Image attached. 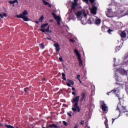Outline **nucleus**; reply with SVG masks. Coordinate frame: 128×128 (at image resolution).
Returning a JSON list of instances; mask_svg holds the SVG:
<instances>
[{"instance_id":"obj_55","label":"nucleus","mask_w":128,"mask_h":128,"mask_svg":"<svg viewBox=\"0 0 128 128\" xmlns=\"http://www.w3.org/2000/svg\"><path fill=\"white\" fill-rule=\"evenodd\" d=\"M43 80H44L45 79H43Z\"/></svg>"},{"instance_id":"obj_25","label":"nucleus","mask_w":128,"mask_h":128,"mask_svg":"<svg viewBox=\"0 0 128 128\" xmlns=\"http://www.w3.org/2000/svg\"><path fill=\"white\" fill-rule=\"evenodd\" d=\"M16 18H22V15L20 14V15H16Z\"/></svg>"},{"instance_id":"obj_33","label":"nucleus","mask_w":128,"mask_h":128,"mask_svg":"<svg viewBox=\"0 0 128 128\" xmlns=\"http://www.w3.org/2000/svg\"><path fill=\"white\" fill-rule=\"evenodd\" d=\"M24 92H28V88H26L24 89Z\"/></svg>"},{"instance_id":"obj_37","label":"nucleus","mask_w":128,"mask_h":128,"mask_svg":"<svg viewBox=\"0 0 128 128\" xmlns=\"http://www.w3.org/2000/svg\"><path fill=\"white\" fill-rule=\"evenodd\" d=\"M67 86H70L71 84H70V83H69V82H67Z\"/></svg>"},{"instance_id":"obj_15","label":"nucleus","mask_w":128,"mask_h":128,"mask_svg":"<svg viewBox=\"0 0 128 128\" xmlns=\"http://www.w3.org/2000/svg\"><path fill=\"white\" fill-rule=\"evenodd\" d=\"M42 2L46 6H48L49 8H52V4H50L48 2H46V0H42Z\"/></svg>"},{"instance_id":"obj_5","label":"nucleus","mask_w":128,"mask_h":128,"mask_svg":"<svg viewBox=\"0 0 128 128\" xmlns=\"http://www.w3.org/2000/svg\"><path fill=\"white\" fill-rule=\"evenodd\" d=\"M74 52H75L76 56H78L80 66H82V60L80 58V52H78V51L76 49L74 50Z\"/></svg>"},{"instance_id":"obj_17","label":"nucleus","mask_w":128,"mask_h":128,"mask_svg":"<svg viewBox=\"0 0 128 128\" xmlns=\"http://www.w3.org/2000/svg\"><path fill=\"white\" fill-rule=\"evenodd\" d=\"M8 2L10 4H16H16H18V0H14L13 1L10 0Z\"/></svg>"},{"instance_id":"obj_28","label":"nucleus","mask_w":128,"mask_h":128,"mask_svg":"<svg viewBox=\"0 0 128 128\" xmlns=\"http://www.w3.org/2000/svg\"><path fill=\"white\" fill-rule=\"evenodd\" d=\"M62 80H66V74H64V73L62 74Z\"/></svg>"},{"instance_id":"obj_43","label":"nucleus","mask_w":128,"mask_h":128,"mask_svg":"<svg viewBox=\"0 0 128 128\" xmlns=\"http://www.w3.org/2000/svg\"><path fill=\"white\" fill-rule=\"evenodd\" d=\"M78 128V125H76V126L74 127V128Z\"/></svg>"},{"instance_id":"obj_11","label":"nucleus","mask_w":128,"mask_h":128,"mask_svg":"<svg viewBox=\"0 0 128 128\" xmlns=\"http://www.w3.org/2000/svg\"><path fill=\"white\" fill-rule=\"evenodd\" d=\"M124 113L122 112H116L114 114V118H112V124H114V120H116V118H120V116H122Z\"/></svg>"},{"instance_id":"obj_42","label":"nucleus","mask_w":128,"mask_h":128,"mask_svg":"<svg viewBox=\"0 0 128 128\" xmlns=\"http://www.w3.org/2000/svg\"><path fill=\"white\" fill-rule=\"evenodd\" d=\"M76 90V88H72V90Z\"/></svg>"},{"instance_id":"obj_12","label":"nucleus","mask_w":128,"mask_h":128,"mask_svg":"<svg viewBox=\"0 0 128 128\" xmlns=\"http://www.w3.org/2000/svg\"><path fill=\"white\" fill-rule=\"evenodd\" d=\"M53 46H54V48H56V52H58L60 50V45L58 42H55Z\"/></svg>"},{"instance_id":"obj_49","label":"nucleus","mask_w":128,"mask_h":128,"mask_svg":"<svg viewBox=\"0 0 128 128\" xmlns=\"http://www.w3.org/2000/svg\"><path fill=\"white\" fill-rule=\"evenodd\" d=\"M85 128H90L88 126V127H86Z\"/></svg>"},{"instance_id":"obj_32","label":"nucleus","mask_w":128,"mask_h":128,"mask_svg":"<svg viewBox=\"0 0 128 128\" xmlns=\"http://www.w3.org/2000/svg\"><path fill=\"white\" fill-rule=\"evenodd\" d=\"M62 122H63L64 126H68V122H66V121H63Z\"/></svg>"},{"instance_id":"obj_54","label":"nucleus","mask_w":128,"mask_h":128,"mask_svg":"<svg viewBox=\"0 0 128 128\" xmlns=\"http://www.w3.org/2000/svg\"><path fill=\"white\" fill-rule=\"evenodd\" d=\"M107 94H108V93H107Z\"/></svg>"},{"instance_id":"obj_27","label":"nucleus","mask_w":128,"mask_h":128,"mask_svg":"<svg viewBox=\"0 0 128 128\" xmlns=\"http://www.w3.org/2000/svg\"><path fill=\"white\" fill-rule=\"evenodd\" d=\"M44 16H42L41 17H40L39 19V22H42V20H44Z\"/></svg>"},{"instance_id":"obj_8","label":"nucleus","mask_w":128,"mask_h":128,"mask_svg":"<svg viewBox=\"0 0 128 128\" xmlns=\"http://www.w3.org/2000/svg\"><path fill=\"white\" fill-rule=\"evenodd\" d=\"M21 14L22 15V20H24V22H29L30 19L26 16L28 14V12L26 10H24Z\"/></svg>"},{"instance_id":"obj_41","label":"nucleus","mask_w":128,"mask_h":128,"mask_svg":"<svg viewBox=\"0 0 128 128\" xmlns=\"http://www.w3.org/2000/svg\"><path fill=\"white\" fill-rule=\"evenodd\" d=\"M72 94H73V96H74V94H76V92H72Z\"/></svg>"},{"instance_id":"obj_46","label":"nucleus","mask_w":128,"mask_h":128,"mask_svg":"<svg viewBox=\"0 0 128 128\" xmlns=\"http://www.w3.org/2000/svg\"><path fill=\"white\" fill-rule=\"evenodd\" d=\"M36 24H38V21H36Z\"/></svg>"},{"instance_id":"obj_1","label":"nucleus","mask_w":128,"mask_h":128,"mask_svg":"<svg viewBox=\"0 0 128 128\" xmlns=\"http://www.w3.org/2000/svg\"><path fill=\"white\" fill-rule=\"evenodd\" d=\"M76 2L78 0H74V2L72 3V10L74 12L78 20H81L82 24H86L88 12L84 10H80V8Z\"/></svg>"},{"instance_id":"obj_40","label":"nucleus","mask_w":128,"mask_h":128,"mask_svg":"<svg viewBox=\"0 0 128 128\" xmlns=\"http://www.w3.org/2000/svg\"><path fill=\"white\" fill-rule=\"evenodd\" d=\"M63 106H68L66 104H63Z\"/></svg>"},{"instance_id":"obj_19","label":"nucleus","mask_w":128,"mask_h":128,"mask_svg":"<svg viewBox=\"0 0 128 128\" xmlns=\"http://www.w3.org/2000/svg\"><path fill=\"white\" fill-rule=\"evenodd\" d=\"M85 97H86V94H84V93H82L81 94V98H80L81 102H82V100H84Z\"/></svg>"},{"instance_id":"obj_13","label":"nucleus","mask_w":128,"mask_h":128,"mask_svg":"<svg viewBox=\"0 0 128 128\" xmlns=\"http://www.w3.org/2000/svg\"><path fill=\"white\" fill-rule=\"evenodd\" d=\"M91 14H96V7L92 6V8H90Z\"/></svg>"},{"instance_id":"obj_22","label":"nucleus","mask_w":128,"mask_h":128,"mask_svg":"<svg viewBox=\"0 0 128 128\" xmlns=\"http://www.w3.org/2000/svg\"><path fill=\"white\" fill-rule=\"evenodd\" d=\"M4 16L6 18V14L4 13H2V14H0V18H4Z\"/></svg>"},{"instance_id":"obj_38","label":"nucleus","mask_w":128,"mask_h":128,"mask_svg":"<svg viewBox=\"0 0 128 128\" xmlns=\"http://www.w3.org/2000/svg\"><path fill=\"white\" fill-rule=\"evenodd\" d=\"M84 124V120L80 122V124Z\"/></svg>"},{"instance_id":"obj_36","label":"nucleus","mask_w":128,"mask_h":128,"mask_svg":"<svg viewBox=\"0 0 128 128\" xmlns=\"http://www.w3.org/2000/svg\"><path fill=\"white\" fill-rule=\"evenodd\" d=\"M59 60H60V62H62V58L60 57V58H59Z\"/></svg>"},{"instance_id":"obj_39","label":"nucleus","mask_w":128,"mask_h":128,"mask_svg":"<svg viewBox=\"0 0 128 128\" xmlns=\"http://www.w3.org/2000/svg\"><path fill=\"white\" fill-rule=\"evenodd\" d=\"M68 114L69 116H72V114L70 113H68Z\"/></svg>"},{"instance_id":"obj_10","label":"nucleus","mask_w":128,"mask_h":128,"mask_svg":"<svg viewBox=\"0 0 128 128\" xmlns=\"http://www.w3.org/2000/svg\"><path fill=\"white\" fill-rule=\"evenodd\" d=\"M52 16H53L54 18L56 20L58 24H60V20H62V18L58 16H56L54 14V13H52Z\"/></svg>"},{"instance_id":"obj_14","label":"nucleus","mask_w":128,"mask_h":128,"mask_svg":"<svg viewBox=\"0 0 128 128\" xmlns=\"http://www.w3.org/2000/svg\"><path fill=\"white\" fill-rule=\"evenodd\" d=\"M94 20H96V16H93L88 20V24H94Z\"/></svg>"},{"instance_id":"obj_20","label":"nucleus","mask_w":128,"mask_h":128,"mask_svg":"<svg viewBox=\"0 0 128 128\" xmlns=\"http://www.w3.org/2000/svg\"><path fill=\"white\" fill-rule=\"evenodd\" d=\"M100 18H97L96 20H95V23L96 24H100Z\"/></svg>"},{"instance_id":"obj_44","label":"nucleus","mask_w":128,"mask_h":128,"mask_svg":"<svg viewBox=\"0 0 128 128\" xmlns=\"http://www.w3.org/2000/svg\"><path fill=\"white\" fill-rule=\"evenodd\" d=\"M48 40H51V38H46Z\"/></svg>"},{"instance_id":"obj_18","label":"nucleus","mask_w":128,"mask_h":128,"mask_svg":"<svg viewBox=\"0 0 128 128\" xmlns=\"http://www.w3.org/2000/svg\"><path fill=\"white\" fill-rule=\"evenodd\" d=\"M90 2H91V4H94V2H96V0H89ZM83 2H84L86 4H88V0H83Z\"/></svg>"},{"instance_id":"obj_52","label":"nucleus","mask_w":128,"mask_h":128,"mask_svg":"<svg viewBox=\"0 0 128 128\" xmlns=\"http://www.w3.org/2000/svg\"><path fill=\"white\" fill-rule=\"evenodd\" d=\"M12 6H14V4H13V5H12Z\"/></svg>"},{"instance_id":"obj_9","label":"nucleus","mask_w":128,"mask_h":128,"mask_svg":"<svg viewBox=\"0 0 128 128\" xmlns=\"http://www.w3.org/2000/svg\"><path fill=\"white\" fill-rule=\"evenodd\" d=\"M100 104L103 112H108V108L106 105L104 101H100Z\"/></svg>"},{"instance_id":"obj_23","label":"nucleus","mask_w":128,"mask_h":128,"mask_svg":"<svg viewBox=\"0 0 128 128\" xmlns=\"http://www.w3.org/2000/svg\"><path fill=\"white\" fill-rule=\"evenodd\" d=\"M108 119H106V121L104 122V124L106 126V128H108Z\"/></svg>"},{"instance_id":"obj_45","label":"nucleus","mask_w":128,"mask_h":128,"mask_svg":"<svg viewBox=\"0 0 128 128\" xmlns=\"http://www.w3.org/2000/svg\"><path fill=\"white\" fill-rule=\"evenodd\" d=\"M114 66H118V64H116V62H115Z\"/></svg>"},{"instance_id":"obj_4","label":"nucleus","mask_w":128,"mask_h":128,"mask_svg":"<svg viewBox=\"0 0 128 128\" xmlns=\"http://www.w3.org/2000/svg\"><path fill=\"white\" fill-rule=\"evenodd\" d=\"M48 26V23H45L44 24H42L40 26L41 28L40 30L42 32H52L50 31V26H48L46 29V26Z\"/></svg>"},{"instance_id":"obj_48","label":"nucleus","mask_w":128,"mask_h":128,"mask_svg":"<svg viewBox=\"0 0 128 128\" xmlns=\"http://www.w3.org/2000/svg\"><path fill=\"white\" fill-rule=\"evenodd\" d=\"M50 22H52V20H50Z\"/></svg>"},{"instance_id":"obj_21","label":"nucleus","mask_w":128,"mask_h":128,"mask_svg":"<svg viewBox=\"0 0 128 128\" xmlns=\"http://www.w3.org/2000/svg\"><path fill=\"white\" fill-rule=\"evenodd\" d=\"M126 34L125 32H122L120 34V36L122 38H126Z\"/></svg>"},{"instance_id":"obj_50","label":"nucleus","mask_w":128,"mask_h":128,"mask_svg":"<svg viewBox=\"0 0 128 128\" xmlns=\"http://www.w3.org/2000/svg\"><path fill=\"white\" fill-rule=\"evenodd\" d=\"M116 96H118V94H116Z\"/></svg>"},{"instance_id":"obj_35","label":"nucleus","mask_w":128,"mask_h":128,"mask_svg":"<svg viewBox=\"0 0 128 128\" xmlns=\"http://www.w3.org/2000/svg\"><path fill=\"white\" fill-rule=\"evenodd\" d=\"M80 75H78L77 76V77H76V78L78 79V80H80Z\"/></svg>"},{"instance_id":"obj_3","label":"nucleus","mask_w":128,"mask_h":128,"mask_svg":"<svg viewBox=\"0 0 128 128\" xmlns=\"http://www.w3.org/2000/svg\"><path fill=\"white\" fill-rule=\"evenodd\" d=\"M120 72L121 74H122L123 76H126V74L127 72L124 69H120V70L117 69L116 70L114 78H115V80H118V82H120V78L118 77V74H120Z\"/></svg>"},{"instance_id":"obj_51","label":"nucleus","mask_w":128,"mask_h":128,"mask_svg":"<svg viewBox=\"0 0 128 128\" xmlns=\"http://www.w3.org/2000/svg\"><path fill=\"white\" fill-rule=\"evenodd\" d=\"M114 62H116V58H114Z\"/></svg>"},{"instance_id":"obj_53","label":"nucleus","mask_w":128,"mask_h":128,"mask_svg":"<svg viewBox=\"0 0 128 128\" xmlns=\"http://www.w3.org/2000/svg\"><path fill=\"white\" fill-rule=\"evenodd\" d=\"M70 18H72V17H71V16H70Z\"/></svg>"},{"instance_id":"obj_24","label":"nucleus","mask_w":128,"mask_h":128,"mask_svg":"<svg viewBox=\"0 0 128 128\" xmlns=\"http://www.w3.org/2000/svg\"><path fill=\"white\" fill-rule=\"evenodd\" d=\"M50 128H58V126L56 125L55 124L49 125Z\"/></svg>"},{"instance_id":"obj_6","label":"nucleus","mask_w":128,"mask_h":128,"mask_svg":"<svg viewBox=\"0 0 128 128\" xmlns=\"http://www.w3.org/2000/svg\"><path fill=\"white\" fill-rule=\"evenodd\" d=\"M106 15L108 18H114V16H116L118 14L116 12H112V9H109L106 12Z\"/></svg>"},{"instance_id":"obj_30","label":"nucleus","mask_w":128,"mask_h":128,"mask_svg":"<svg viewBox=\"0 0 128 128\" xmlns=\"http://www.w3.org/2000/svg\"><path fill=\"white\" fill-rule=\"evenodd\" d=\"M40 48H44V44H40Z\"/></svg>"},{"instance_id":"obj_47","label":"nucleus","mask_w":128,"mask_h":128,"mask_svg":"<svg viewBox=\"0 0 128 128\" xmlns=\"http://www.w3.org/2000/svg\"><path fill=\"white\" fill-rule=\"evenodd\" d=\"M79 80V82H82V81H80V80Z\"/></svg>"},{"instance_id":"obj_16","label":"nucleus","mask_w":128,"mask_h":128,"mask_svg":"<svg viewBox=\"0 0 128 128\" xmlns=\"http://www.w3.org/2000/svg\"><path fill=\"white\" fill-rule=\"evenodd\" d=\"M120 88H118L114 89L112 92H114L115 94H118L120 92Z\"/></svg>"},{"instance_id":"obj_29","label":"nucleus","mask_w":128,"mask_h":128,"mask_svg":"<svg viewBox=\"0 0 128 128\" xmlns=\"http://www.w3.org/2000/svg\"><path fill=\"white\" fill-rule=\"evenodd\" d=\"M6 126L8 128H14L13 126H12L10 125L6 124Z\"/></svg>"},{"instance_id":"obj_34","label":"nucleus","mask_w":128,"mask_h":128,"mask_svg":"<svg viewBox=\"0 0 128 128\" xmlns=\"http://www.w3.org/2000/svg\"><path fill=\"white\" fill-rule=\"evenodd\" d=\"M70 40L71 42H75L74 40L72 39H70Z\"/></svg>"},{"instance_id":"obj_2","label":"nucleus","mask_w":128,"mask_h":128,"mask_svg":"<svg viewBox=\"0 0 128 128\" xmlns=\"http://www.w3.org/2000/svg\"><path fill=\"white\" fill-rule=\"evenodd\" d=\"M78 100H80V96H77L76 98L72 100V102L73 104H74V108H72L73 112H80V107L78 106Z\"/></svg>"},{"instance_id":"obj_26","label":"nucleus","mask_w":128,"mask_h":128,"mask_svg":"<svg viewBox=\"0 0 128 128\" xmlns=\"http://www.w3.org/2000/svg\"><path fill=\"white\" fill-rule=\"evenodd\" d=\"M68 80V82L69 84H72V86L74 84V82L72 80Z\"/></svg>"},{"instance_id":"obj_31","label":"nucleus","mask_w":128,"mask_h":128,"mask_svg":"<svg viewBox=\"0 0 128 128\" xmlns=\"http://www.w3.org/2000/svg\"><path fill=\"white\" fill-rule=\"evenodd\" d=\"M112 32H114V30H110V29H109V30H108V34H112Z\"/></svg>"},{"instance_id":"obj_7","label":"nucleus","mask_w":128,"mask_h":128,"mask_svg":"<svg viewBox=\"0 0 128 128\" xmlns=\"http://www.w3.org/2000/svg\"><path fill=\"white\" fill-rule=\"evenodd\" d=\"M117 110H118L120 112H128L126 110V107L123 106L120 102H119L118 104V105L117 106Z\"/></svg>"}]
</instances>
